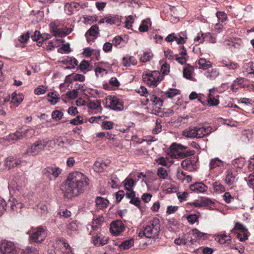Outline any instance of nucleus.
I'll return each instance as SVG.
<instances>
[{"label":"nucleus","instance_id":"f03ea898","mask_svg":"<svg viewBox=\"0 0 254 254\" xmlns=\"http://www.w3.org/2000/svg\"><path fill=\"white\" fill-rule=\"evenodd\" d=\"M160 231V222L158 218L155 217L147 222L139 231L138 235L148 238H154L157 237Z\"/></svg>","mask_w":254,"mask_h":254},{"label":"nucleus","instance_id":"9b49d317","mask_svg":"<svg viewBox=\"0 0 254 254\" xmlns=\"http://www.w3.org/2000/svg\"><path fill=\"white\" fill-rule=\"evenodd\" d=\"M29 131L28 129L19 128L15 132L10 133L8 136L7 139L12 141H17L22 139L27 136Z\"/></svg>","mask_w":254,"mask_h":254},{"label":"nucleus","instance_id":"09e8293b","mask_svg":"<svg viewBox=\"0 0 254 254\" xmlns=\"http://www.w3.org/2000/svg\"><path fill=\"white\" fill-rule=\"evenodd\" d=\"M99 32V28L97 25L92 26L88 30L86 34H89L90 36L96 37Z\"/></svg>","mask_w":254,"mask_h":254},{"label":"nucleus","instance_id":"052dcab7","mask_svg":"<svg viewBox=\"0 0 254 254\" xmlns=\"http://www.w3.org/2000/svg\"><path fill=\"white\" fill-rule=\"evenodd\" d=\"M114 123L111 121H103L101 127L104 129H111L113 128Z\"/></svg>","mask_w":254,"mask_h":254},{"label":"nucleus","instance_id":"4d7b16f0","mask_svg":"<svg viewBox=\"0 0 254 254\" xmlns=\"http://www.w3.org/2000/svg\"><path fill=\"white\" fill-rule=\"evenodd\" d=\"M37 211L41 215H44L48 212V207L46 205L40 203L37 206Z\"/></svg>","mask_w":254,"mask_h":254},{"label":"nucleus","instance_id":"8fccbe9b","mask_svg":"<svg viewBox=\"0 0 254 254\" xmlns=\"http://www.w3.org/2000/svg\"><path fill=\"white\" fill-rule=\"evenodd\" d=\"M64 116L63 113L60 110H55L52 113V118L56 121H60Z\"/></svg>","mask_w":254,"mask_h":254},{"label":"nucleus","instance_id":"4be33fe9","mask_svg":"<svg viewBox=\"0 0 254 254\" xmlns=\"http://www.w3.org/2000/svg\"><path fill=\"white\" fill-rule=\"evenodd\" d=\"M122 63L124 66L129 67L131 65H136L137 61L134 57L127 56L122 59Z\"/></svg>","mask_w":254,"mask_h":254},{"label":"nucleus","instance_id":"39448f33","mask_svg":"<svg viewBox=\"0 0 254 254\" xmlns=\"http://www.w3.org/2000/svg\"><path fill=\"white\" fill-rule=\"evenodd\" d=\"M160 73L158 71L154 70L143 72L142 78L143 81L150 87H156L161 80Z\"/></svg>","mask_w":254,"mask_h":254},{"label":"nucleus","instance_id":"7c9ffc66","mask_svg":"<svg viewBox=\"0 0 254 254\" xmlns=\"http://www.w3.org/2000/svg\"><path fill=\"white\" fill-rule=\"evenodd\" d=\"M153 54L152 52L149 50L143 51L142 55H140V61L142 63H145L150 61L153 58Z\"/></svg>","mask_w":254,"mask_h":254},{"label":"nucleus","instance_id":"aec40b11","mask_svg":"<svg viewBox=\"0 0 254 254\" xmlns=\"http://www.w3.org/2000/svg\"><path fill=\"white\" fill-rule=\"evenodd\" d=\"M87 107L94 111V113H100L102 111L101 101L96 100L95 101H90L87 104Z\"/></svg>","mask_w":254,"mask_h":254},{"label":"nucleus","instance_id":"2f4dec72","mask_svg":"<svg viewBox=\"0 0 254 254\" xmlns=\"http://www.w3.org/2000/svg\"><path fill=\"white\" fill-rule=\"evenodd\" d=\"M8 204L10 206L11 209L13 211H17L22 207V204L18 202L14 198H11L9 200Z\"/></svg>","mask_w":254,"mask_h":254},{"label":"nucleus","instance_id":"2eb2a0df","mask_svg":"<svg viewBox=\"0 0 254 254\" xmlns=\"http://www.w3.org/2000/svg\"><path fill=\"white\" fill-rule=\"evenodd\" d=\"M110 164V160H107L103 161L102 160H98L93 165V169L96 172H102L109 166Z\"/></svg>","mask_w":254,"mask_h":254},{"label":"nucleus","instance_id":"c03bdc74","mask_svg":"<svg viewBox=\"0 0 254 254\" xmlns=\"http://www.w3.org/2000/svg\"><path fill=\"white\" fill-rule=\"evenodd\" d=\"M177 178L181 181L187 180L189 182L191 181V177L190 175H187L183 171L178 170L177 173Z\"/></svg>","mask_w":254,"mask_h":254},{"label":"nucleus","instance_id":"de8ad7c7","mask_svg":"<svg viewBox=\"0 0 254 254\" xmlns=\"http://www.w3.org/2000/svg\"><path fill=\"white\" fill-rule=\"evenodd\" d=\"M157 175L158 176L162 179H166L168 177V173L167 170L163 168V167H159L158 169L157 170Z\"/></svg>","mask_w":254,"mask_h":254},{"label":"nucleus","instance_id":"6ab92c4d","mask_svg":"<svg viewBox=\"0 0 254 254\" xmlns=\"http://www.w3.org/2000/svg\"><path fill=\"white\" fill-rule=\"evenodd\" d=\"M196 127V138H202L209 135L212 132V127Z\"/></svg>","mask_w":254,"mask_h":254},{"label":"nucleus","instance_id":"b1692460","mask_svg":"<svg viewBox=\"0 0 254 254\" xmlns=\"http://www.w3.org/2000/svg\"><path fill=\"white\" fill-rule=\"evenodd\" d=\"M96 206L97 209H104L106 208L109 203L108 199L101 196H97L95 199Z\"/></svg>","mask_w":254,"mask_h":254},{"label":"nucleus","instance_id":"a878e982","mask_svg":"<svg viewBox=\"0 0 254 254\" xmlns=\"http://www.w3.org/2000/svg\"><path fill=\"white\" fill-rule=\"evenodd\" d=\"M244 78L242 77L237 78L234 80L231 87V90L233 92H237L240 88H243Z\"/></svg>","mask_w":254,"mask_h":254},{"label":"nucleus","instance_id":"72a5a7b5","mask_svg":"<svg viewBox=\"0 0 254 254\" xmlns=\"http://www.w3.org/2000/svg\"><path fill=\"white\" fill-rule=\"evenodd\" d=\"M150 100L152 102L153 105L155 106L156 107H157L159 109H160L163 105V100L154 95L150 96Z\"/></svg>","mask_w":254,"mask_h":254},{"label":"nucleus","instance_id":"680f3d73","mask_svg":"<svg viewBox=\"0 0 254 254\" xmlns=\"http://www.w3.org/2000/svg\"><path fill=\"white\" fill-rule=\"evenodd\" d=\"M242 233L243 234L241 233H238L237 235V238L240 240V241L245 242L246 240L248 239V237L250 235V233L248 231L245 232H243Z\"/></svg>","mask_w":254,"mask_h":254},{"label":"nucleus","instance_id":"79ce46f5","mask_svg":"<svg viewBox=\"0 0 254 254\" xmlns=\"http://www.w3.org/2000/svg\"><path fill=\"white\" fill-rule=\"evenodd\" d=\"M196 134L195 127L193 128H190L189 129L185 130L183 132V135L184 136L190 138H196V134Z\"/></svg>","mask_w":254,"mask_h":254},{"label":"nucleus","instance_id":"603ef678","mask_svg":"<svg viewBox=\"0 0 254 254\" xmlns=\"http://www.w3.org/2000/svg\"><path fill=\"white\" fill-rule=\"evenodd\" d=\"M48 97L49 101L53 105L56 104L59 100V98L58 97L57 95L54 92L49 93L48 94Z\"/></svg>","mask_w":254,"mask_h":254},{"label":"nucleus","instance_id":"69168bd1","mask_svg":"<svg viewBox=\"0 0 254 254\" xmlns=\"http://www.w3.org/2000/svg\"><path fill=\"white\" fill-rule=\"evenodd\" d=\"M83 123V119L80 116H77L74 119L70 121V123L73 125H81Z\"/></svg>","mask_w":254,"mask_h":254},{"label":"nucleus","instance_id":"20e7f679","mask_svg":"<svg viewBox=\"0 0 254 254\" xmlns=\"http://www.w3.org/2000/svg\"><path fill=\"white\" fill-rule=\"evenodd\" d=\"M27 234L29 235V241L31 243L40 244L45 240L47 234L45 227L39 226L32 227Z\"/></svg>","mask_w":254,"mask_h":254},{"label":"nucleus","instance_id":"473e14b6","mask_svg":"<svg viewBox=\"0 0 254 254\" xmlns=\"http://www.w3.org/2000/svg\"><path fill=\"white\" fill-rule=\"evenodd\" d=\"M225 182L228 185H233L236 180V175L233 174L231 170H227L226 172Z\"/></svg>","mask_w":254,"mask_h":254},{"label":"nucleus","instance_id":"37998d69","mask_svg":"<svg viewBox=\"0 0 254 254\" xmlns=\"http://www.w3.org/2000/svg\"><path fill=\"white\" fill-rule=\"evenodd\" d=\"M213 188L214 191L218 193H221L225 191V187L219 182H215L213 184Z\"/></svg>","mask_w":254,"mask_h":254},{"label":"nucleus","instance_id":"f704fd0d","mask_svg":"<svg viewBox=\"0 0 254 254\" xmlns=\"http://www.w3.org/2000/svg\"><path fill=\"white\" fill-rule=\"evenodd\" d=\"M221 166H223L222 162L218 158L211 159L209 163L210 170L211 171Z\"/></svg>","mask_w":254,"mask_h":254},{"label":"nucleus","instance_id":"774afa93","mask_svg":"<svg viewBox=\"0 0 254 254\" xmlns=\"http://www.w3.org/2000/svg\"><path fill=\"white\" fill-rule=\"evenodd\" d=\"M223 198L225 202L227 203H230L234 200V197L232 196L229 192H225L223 195Z\"/></svg>","mask_w":254,"mask_h":254},{"label":"nucleus","instance_id":"bb28decb","mask_svg":"<svg viewBox=\"0 0 254 254\" xmlns=\"http://www.w3.org/2000/svg\"><path fill=\"white\" fill-rule=\"evenodd\" d=\"M194 71V67L189 64H186L183 68V76L186 79L192 80L191 75Z\"/></svg>","mask_w":254,"mask_h":254},{"label":"nucleus","instance_id":"e433bc0d","mask_svg":"<svg viewBox=\"0 0 254 254\" xmlns=\"http://www.w3.org/2000/svg\"><path fill=\"white\" fill-rule=\"evenodd\" d=\"M199 68L203 69H207L212 66V64L209 61H206L204 59H200L198 61Z\"/></svg>","mask_w":254,"mask_h":254},{"label":"nucleus","instance_id":"f257e3e1","mask_svg":"<svg viewBox=\"0 0 254 254\" xmlns=\"http://www.w3.org/2000/svg\"><path fill=\"white\" fill-rule=\"evenodd\" d=\"M89 182V179L83 173L77 171L70 173L65 181L64 197L71 199L84 193Z\"/></svg>","mask_w":254,"mask_h":254},{"label":"nucleus","instance_id":"7ed1b4c3","mask_svg":"<svg viewBox=\"0 0 254 254\" xmlns=\"http://www.w3.org/2000/svg\"><path fill=\"white\" fill-rule=\"evenodd\" d=\"M187 146L181 144L173 143L169 148L168 154L174 158H184L190 156L194 154L193 150H188L186 152H181V150H185Z\"/></svg>","mask_w":254,"mask_h":254},{"label":"nucleus","instance_id":"338daca9","mask_svg":"<svg viewBox=\"0 0 254 254\" xmlns=\"http://www.w3.org/2000/svg\"><path fill=\"white\" fill-rule=\"evenodd\" d=\"M179 90L176 89L171 88L166 92L168 97L172 98L178 94Z\"/></svg>","mask_w":254,"mask_h":254},{"label":"nucleus","instance_id":"4c0bfd02","mask_svg":"<svg viewBox=\"0 0 254 254\" xmlns=\"http://www.w3.org/2000/svg\"><path fill=\"white\" fill-rule=\"evenodd\" d=\"M248 229L242 223L236 222L233 229L231 230L232 232L235 233V231H239L241 233L248 231Z\"/></svg>","mask_w":254,"mask_h":254},{"label":"nucleus","instance_id":"6e6d98bb","mask_svg":"<svg viewBox=\"0 0 254 254\" xmlns=\"http://www.w3.org/2000/svg\"><path fill=\"white\" fill-rule=\"evenodd\" d=\"M125 187L126 188L127 190H129L131 189L133 186L134 185V181L132 179L127 178L125 180Z\"/></svg>","mask_w":254,"mask_h":254},{"label":"nucleus","instance_id":"0eeeda50","mask_svg":"<svg viewBox=\"0 0 254 254\" xmlns=\"http://www.w3.org/2000/svg\"><path fill=\"white\" fill-rule=\"evenodd\" d=\"M105 107L114 111H120L124 109V104L117 97L108 96L106 98Z\"/></svg>","mask_w":254,"mask_h":254},{"label":"nucleus","instance_id":"6e6552de","mask_svg":"<svg viewBox=\"0 0 254 254\" xmlns=\"http://www.w3.org/2000/svg\"><path fill=\"white\" fill-rule=\"evenodd\" d=\"M62 173V170L58 167L49 166L42 170L43 175L45 177L52 180L56 179Z\"/></svg>","mask_w":254,"mask_h":254},{"label":"nucleus","instance_id":"bf43d9fd","mask_svg":"<svg viewBox=\"0 0 254 254\" xmlns=\"http://www.w3.org/2000/svg\"><path fill=\"white\" fill-rule=\"evenodd\" d=\"M31 39L33 41L37 42V45L39 47L41 46V45H39V42L41 41V33L40 31L36 30L34 34L31 36Z\"/></svg>","mask_w":254,"mask_h":254},{"label":"nucleus","instance_id":"a19ab883","mask_svg":"<svg viewBox=\"0 0 254 254\" xmlns=\"http://www.w3.org/2000/svg\"><path fill=\"white\" fill-rule=\"evenodd\" d=\"M218 242L221 244L229 245L231 242V237L226 234H223L219 236Z\"/></svg>","mask_w":254,"mask_h":254},{"label":"nucleus","instance_id":"ea45409f","mask_svg":"<svg viewBox=\"0 0 254 254\" xmlns=\"http://www.w3.org/2000/svg\"><path fill=\"white\" fill-rule=\"evenodd\" d=\"M151 25V21L149 19H146L142 20V23L139 27L140 32H144L148 30L149 26Z\"/></svg>","mask_w":254,"mask_h":254},{"label":"nucleus","instance_id":"f3484780","mask_svg":"<svg viewBox=\"0 0 254 254\" xmlns=\"http://www.w3.org/2000/svg\"><path fill=\"white\" fill-rule=\"evenodd\" d=\"M190 190L196 193H202L205 192L207 189V187L202 182H196L190 187Z\"/></svg>","mask_w":254,"mask_h":254},{"label":"nucleus","instance_id":"a211bd4d","mask_svg":"<svg viewBox=\"0 0 254 254\" xmlns=\"http://www.w3.org/2000/svg\"><path fill=\"white\" fill-rule=\"evenodd\" d=\"M192 234L193 236L194 237V239L191 238L190 240V242L191 244H193L194 242H196L200 239L206 240L207 239V234L205 233L201 232L199 231L197 229H193L192 230Z\"/></svg>","mask_w":254,"mask_h":254},{"label":"nucleus","instance_id":"c85d7f7f","mask_svg":"<svg viewBox=\"0 0 254 254\" xmlns=\"http://www.w3.org/2000/svg\"><path fill=\"white\" fill-rule=\"evenodd\" d=\"M221 64L222 66L226 67L229 69H236L239 67L237 63L232 62L229 59L223 60L221 61Z\"/></svg>","mask_w":254,"mask_h":254},{"label":"nucleus","instance_id":"412c9836","mask_svg":"<svg viewBox=\"0 0 254 254\" xmlns=\"http://www.w3.org/2000/svg\"><path fill=\"white\" fill-rule=\"evenodd\" d=\"M59 247L63 246L64 248V252L66 254H73V249L70 246V245L66 242V241L62 238L56 241Z\"/></svg>","mask_w":254,"mask_h":254},{"label":"nucleus","instance_id":"49530a36","mask_svg":"<svg viewBox=\"0 0 254 254\" xmlns=\"http://www.w3.org/2000/svg\"><path fill=\"white\" fill-rule=\"evenodd\" d=\"M245 163V160L244 158H237L234 159L232 162V164L236 168H242Z\"/></svg>","mask_w":254,"mask_h":254},{"label":"nucleus","instance_id":"393cba45","mask_svg":"<svg viewBox=\"0 0 254 254\" xmlns=\"http://www.w3.org/2000/svg\"><path fill=\"white\" fill-rule=\"evenodd\" d=\"M104 222V217L99 216L96 218H94L91 225L92 231H98L101 227Z\"/></svg>","mask_w":254,"mask_h":254},{"label":"nucleus","instance_id":"3c124183","mask_svg":"<svg viewBox=\"0 0 254 254\" xmlns=\"http://www.w3.org/2000/svg\"><path fill=\"white\" fill-rule=\"evenodd\" d=\"M38 251L36 248L33 247H27L25 250H22L21 254H38Z\"/></svg>","mask_w":254,"mask_h":254},{"label":"nucleus","instance_id":"dca6fc26","mask_svg":"<svg viewBox=\"0 0 254 254\" xmlns=\"http://www.w3.org/2000/svg\"><path fill=\"white\" fill-rule=\"evenodd\" d=\"M21 163L19 159L12 156H9L6 158L4 162V166L8 170L11 169Z\"/></svg>","mask_w":254,"mask_h":254},{"label":"nucleus","instance_id":"ddd939ff","mask_svg":"<svg viewBox=\"0 0 254 254\" xmlns=\"http://www.w3.org/2000/svg\"><path fill=\"white\" fill-rule=\"evenodd\" d=\"M109 238L106 236H103L101 233H95L93 234L91 242L95 246H104L108 243Z\"/></svg>","mask_w":254,"mask_h":254},{"label":"nucleus","instance_id":"f8f14e48","mask_svg":"<svg viewBox=\"0 0 254 254\" xmlns=\"http://www.w3.org/2000/svg\"><path fill=\"white\" fill-rule=\"evenodd\" d=\"M45 146L46 145L44 143L43 140H38L33 144L31 147L28 149L27 152L30 154L37 155L43 150Z\"/></svg>","mask_w":254,"mask_h":254},{"label":"nucleus","instance_id":"864d4df0","mask_svg":"<svg viewBox=\"0 0 254 254\" xmlns=\"http://www.w3.org/2000/svg\"><path fill=\"white\" fill-rule=\"evenodd\" d=\"M242 44V40L240 39H235L234 41H229L227 45L230 46H232L235 48H240Z\"/></svg>","mask_w":254,"mask_h":254},{"label":"nucleus","instance_id":"4468645a","mask_svg":"<svg viewBox=\"0 0 254 254\" xmlns=\"http://www.w3.org/2000/svg\"><path fill=\"white\" fill-rule=\"evenodd\" d=\"M120 22L121 19L118 15L112 16L111 15H108L100 19L98 21V24H101L102 23H106L111 25H118Z\"/></svg>","mask_w":254,"mask_h":254},{"label":"nucleus","instance_id":"9d476101","mask_svg":"<svg viewBox=\"0 0 254 254\" xmlns=\"http://www.w3.org/2000/svg\"><path fill=\"white\" fill-rule=\"evenodd\" d=\"M125 229V225L121 220L113 221L110 224V231L113 236L119 235Z\"/></svg>","mask_w":254,"mask_h":254},{"label":"nucleus","instance_id":"5fc2aeb1","mask_svg":"<svg viewBox=\"0 0 254 254\" xmlns=\"http://www.w3.org/2000/svg\"><path fill=\"white\" fill-rule=\"evenodd\" d=\"M216 16L219 22H224L227 19V15L225 12L217 11L216 13Z\"/></svg>","mask_w":254,"mask_h":254},{"label":"nucleus","instance_id":"a18cd8bd","mask_svg":"<svg viewBox=\"0 0 254 254\" xmlns=\"http://www.w3.org/2000/svg\"><path fill=\"white\" fill-rule=\"evenodd\" d=\"M202 206L207 207L209 208H212L214 206L215 203L210 198L206 197H201Z\"/></svg>","mask_w":254,"mask_h":254},{"label":"nucleus","instance_id":"423d86ee","mask_svg":"<svg viewBox=\"0 0 254 254\" xmlns=\"http://www.w3.org/2000/svg\"><path fill=\"white\" fill-rule=\"evenodd\" d=\"M165 56L169 60H175L179 64H186L188 57L187 50L184 46L180 49L179 54H174L171 50H167L164 52Z\"/></svg>","mask_w":254,"mask_h":254},{"label":"nucleus","instance_id":"cd10ccee","mask_svg":"<svg viewBox=\"0 0 254 254\" xmlns=\"http://www.w3.org/2000/svg\"><path fill=\"white\" fill-rule=\"evenodd\" d=\"M204 74L207 78L213 80L219 75V72L217 68H212L205 71Z\"/></svg>","mask_w":254,"mask_h":254},{"label":"nucleus","instance_id":"c756f323","mask_svg":"<svg viewBox=\"0 0 254 254\" xmlns=\"http://www.w3.org/2000/svg\"><path fill=\"white\" fill-rule=\"evenodd\" d=\"M23 99L24 96L22 94H17L14 92L11 95V102L16 106H18L23 100Z\"/></svg>","mask_w":254,"mask_h":254},{"label":"nucleus","instance_id":"1a4fd4ad","mask_svg":"<svg viewBox=\"0 0 254 254\" xmlns=\"http://www.w3.org/2000/svg\"><path fill=\"white\" fill-rule=\"evenodd\" d=\"M0 251L2 254H17L18 253L14 244L10 241H2L0 246Z\"/></svg>","mask_w":254,"mask_h":254},{"label":"nucleus","instance_id":"0e129e2a","mask_svg":"<svg viewBox=\"0 0 254 254\" xmlns=\"http://www.w3.org/2000/svg\"><path fill=\"white\" fill-rule=\"evenodd\" d=\"M47 88L43 85H40L34 89V93L36 95H41L45 93Z\"/></svg>","mask_w":254,"mask_h":254},{"label":"nucleus","instance_id":"c9c22d12","mask_svg":"<svg viewBox=\"0 0 254 254\" xmlns=\"http://www.w3.org/2000/svg\"><path fill=\"white\" fill-rule=\"evenodd\" d=\"M63 62L64 64H69L71 65L70 66L66 67L67 68H74L75 65H77L78 63L76 59L72 57H68L63 61Z\"/></svg>","mask_w":254,"mask_h":254},{"label":"nucleus","instance_id":"5701e85b","mask_svg":"<svg viewBox=\"0 0 254 254\" xmlns=\"http://www.w3.org/2000/svg\"><path fill=\"white\" fill-rule=\"evenodd\" d=\"M207 104L209 106H216L219 104V95L209 93L207 98Z\"/></svg>","mask_w":254,"mask_h":254},{"label":"nucleus","instance_id":"58836bf2","mask_svg":"<svg viewBox=\"0 0 254 254\" xmlns=\"http://www.w3.org/2000/svg\"><path fill=\"white\" fill-rule=\"evenodd\" d=\"M134 244L133 239L126 240L120 245L119 247L121 250H126L129 249Z\"/></svg>","mask_w":254,"mask_h":254},{"label":"nucleus","instance_id":"13d9d810","mask_svg":"<svg viewBox=\"0 0 254 254\" xmlns=\"http://www.w3.org/2000/svg\"><path fill=\"white\" fill-rule=\"evenodd\" d=\"M198 214L199 213L198 212ZM199 216V214H190L187 216V220L190 224H193L198 220Z\"/></svg>","mask_w":254,"mask_h":254},{"label":"nucleus","instance_id":"e2e57ef3","mask_svg":"<svg viewBox=\"0 0 254 254\" xmlns=\"http://www.w3.org/2000/svg\"><path fill=\"white\" fill-rule=\"evenodd\" d=\"M70 45L68 43L64 44L62 47L58 49V52L60 53H63L64 52L68 53L70 52Z\"/></svg>","mask_w":254,"mask_h":254}]
</instances>
